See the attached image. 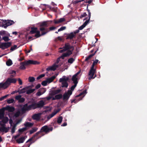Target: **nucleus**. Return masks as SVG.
I'll list each match as a JSON object with an SVG mask.
<instances>
[{
  "mask_svg": "<svg viewBox=\"0 0 147 147\" xmlns=\"http://www.w3.org/2000/svg\"><path fill=\"white\" fill-rule=\"evenodd\" d=\"M32 139V138L29 139L26 143L25 144L24 146V147H29L32 144V142H29L28 143V142H31Z\"/></svg>",
  "mask_w": 147,
  "mask_h": 147,
  "instance_id": "obj_23",
  "label": "nucleus"
},
{
  "mask_svg": "<svg viewBox=\"0 0 147 147\" xmlns=\"http://www.w3.org/2000/svg\"><path fill=\"white\" fill-rule=\"evenodd\" d=\"M40 114L38 113L35 114L32 116V118L34 120L39 121L40 119Z\"/></svg>",
  "mask_w": 147,
  "mask_h": 147,
  "instance_id": "obj_15",
  "label": "nucleus"
},
{
  "mask_svg": "<svg viewBox=\"0 0 147 147\" xmlns=\"http://www.w3.org/2000/svg\"><path fill=\"white\" fill-rule=\"evenodd\" d=\"M44 92L42 93L40 91H39L37 92L36 94V95L37 96H40Z\"/></svg>",
  "mask_w": 147,
  "mask_h": 147,
  "instance_id": "obj_53",
  "label": "nucleus"
},
{
  "mask_svg": "<svg viewBox=\"0 0 147 147\" xmlns=\"http://www.w3.org/2000/svg\"><path fill=\"white\" fill-rule=\"evenodd\" d=\"M27 61H24L20 63V68L21 69H26L25 65H28L26 64Z\"/></svg>",
  "mask_w": 147,
  "mask_h": 147,
  "instance_id": "obj_17",
  "label": "nucleus"
},
{
  "mask_svg": "<svg viewBox=\"0 0 147 147\" xmlns=\"http://www.w3.org/2000/svg\"><path fill=\"white\" fill-rule=\"evenodd\" d=\"M22 121V119H19L18 120H17L16 121V123H17V124H18L19 123H20L21 122V121Z\"/></svg>",
  "mask_w": 147,
  "mask_h": 147,
  "instance_id": "obj_64",
  "label": "nucleus"
},
{
  "mask_svg": "<svg viewBox=\"0 0 147 147\" xmlns=\"http://www.w3.org/2000/svg\"><path fill=\"white\" fill-rule=\"evenodd\" d=\"M11 45V42H2L1 43V49L3 50H4L7 49L10 47Z\"/></svg>",
  "mask_w": 147,
  "mask_h": 147,
  "instance_id": "obj_7",
  "label": "nucleus"
},
{
  "mask_svg": "<svg viewBox=\"0 0 147 147\" xmlns=\"http://www.w3.org/2000/svg\"><path fill=\"white\" fill-rule=\"evenodd\" d=\"M6 64L7 65L10 66L12 64V62L11 60L8 59L6 62Z\"/></svg>",
  "mask_w": 147,
  "mask_h": 147,
  "instance_id": "obj_35",
  "label": "nucleus"
},
{
  "mask_svg": "<svg viewBox=\"0 0 147 147\" xmlns=\"http://www.w3.org/2000/svg\"><path fill=\"white\" fill-rule=\"evenodd\" d=\"M5 111L3 108L0 109V119H1L4 117Z\"/></svg>",
  "mask_w": 147,
  "mask_h": 147,
  "instance_id": "obj_21",
  "label": "nucleus"
},
{
  "mask_svg": "<svg viewBox=\"0 0 147 147\" xmlns=\"http://www.w3.org/2000/svg\"><path fill=\"white\" fill-rule=\"evenodd\" d=\"M65 20V19L64 18H61L57 20H55L54 23L55 24H59L64 22Z\"/></svg>",
  "mask_w": 147,
  "mask_h": 147,
  "instance_id": "obj_27",
  "label": "nucleus"
},
{
  "mask_svg": "<svg viewBox=\"0 0 147 147\" xmlns=\"http://www.w3.org/2000/svg\"><path fill=\"white\" fill-rule=\"evenodd\" d=\"M69 97L70 95H68V94L67 92H65L63 95V100H67Z\"/></svg>",
  "mask_w": 147,
  "mask_h": 147,
  "instance_id": "obj_25",
  "label": "nucleus"
},
{
  "mask_svg": "<svg viewBox=\"0 0 147 147\" xmlns=\"http://www.w3.org/2000/svg\"><path fill=\"white\" fill-rule=\"evenodd\" d=\"M26 129V127H24L22 129H20L18 130V131L19 132L22 133L25 131Z\"/></svg>",
  "mask_w": 147,
  "mask_h": 147,
  "instance_id": "obj_46",
  "label": "nucleus"
},
{
  "mask_svg": "<svg viewBox=\"0 0 147 147\" xmlns=\"http://www.w3.org/2000/svg\"><path fill=\"white\" fill-rule=\"evenodd\" d=\"M25 127H30L33 126L34 123L29 122H26L24 123Z\"/></svg>",
  "mask_w": 147,
  "mask_h": 147,
  "instance_id": "obj_18",
  "label": "nucleus"
},
{
  "mask_svg": "<svg viewBox=\"0 0 147 147\" xmlns=\"http://www.w3.org/2000/svg\"><path fill=\"white\" fill-rule=\"evenodd\" d=\"M2 39L5 42L8 41L10 40V39L9 38V37L7 36H5L3 37Z\"/></svg>",
  "mask_w": 147,
  "mask_h": 147,
  "instance_id": "obj_41",
  "label": "nucleus"
},
{
  "mask_svg": "<svg viewBox=\"0 0 147 147\" xmlns=\"http://www.w3.org/2000/svg\"><path fill=\"white\" fill-rule=\"evenodd\" d=\"M21 95H18L16 96L15 99L18 101L19 103H23L25 100V99L24 98H22Z\"/></svg>",
  "mask_w": 147,
  "mask_h": 147,
  "instance_id": "obj_12",
  "label": "nucleus"
},
{
  "mask_svg": "<svg viewBox=\"0 0 147 147\" xmlns=\"http://www.w3.org/2000/svg\"><path fill=\"white\" fill-rule=\"evenodd\" d=\"M39 62L37 61L30 60H29L27 61L26 62V64L28 65L30 64L34 65L39 64Z\"/></svg>",
  "mask_w": 147,
  "mask_h": 147,
  "instance_id": "obj_16",
  "label": "nucleus"
},
{
  "mask_svg": "<svg viewBox=\"0 0 147 147\" xmlns=\"http://www.w3.org/2000/svg\"><path fill=\"white\" fill-rule=\"evenodd\" d=\"M8 95H9L7 94L2 97H1L0 98V100L1 101L5 99L8 96Z\"/></svg>",
  "mask_w": 147,
  "mask_h": 147,
  "instance_id": "obj_50",
  "label": "nucleus"
},
{
  "mask_svg": "<svg viewBox=\"0 0 147 147\" xmlns=\"http://www.w3.org/2000/svg\"><path fill=\"white\" fill-rule=\"evenodd\" d=\"M55 96L57 100H59L62 98L63 95L61 94H60L55 95Z\"/></svg>",
  "mask_w": 147,
  "mask_h": 147,
  "instance_id": "obj_36",
  "label": "nucleus"
},
{
  "mask_svg": "<svg viewBox=\"0 0 147 147\" xmlns=\"http://www.w3.org/2000/svg\"><path fill=\"white\" fill-rule=\"evenodd\" d=\"M69 78L68 77L66 78V76H63L62 78H60L59 80V82H67V81L69 80Z\"/></svg>",
  "mask_w": 147,
  "mask_h": 147,
  "instance_id": "obj_19",
  "label": "nucleus"
},
{
  "mask_svg": "<svg viewBox=\"0 0 147 147\" xmlns=\"http://www.w3.org/2000/svg\"><path fill=\"white\" fill-rule=\"evenodd\" d=\"M3 109L5 111V110H7L9 112H13L15 110V108L12 107H10L9 106H7L3 108Z\"/></svg>",
  "mask_w": 147,
  "mask_h": 147,
  "instance_id": "obj_9",
  "label": "nucleus"
},
{
  "mask_svg": "<svg viewBox=\"0 0 147 147\" xmlns=\"http://www.w3.org/2000/svg\"><path fill=\"white\" fill-rule=\"evenodd\" d=\"M30 102V101L23 105L22 109L23 111H28L37 108H41L45 105V102L43 100H40L38 103L32 102L31 105H28V104Z\"/></svg>",
  "mask_w": 147,
  "mask_h": 147,
  "instance_id": "obj_2",
  "label": "nucleus"
},
{
  "mask_svg": "<svg viewBox=\"0 0 147 147\" xmlns=\"http://www.w3.org/2000/svg\"><path fill=\"white\" fill-rule=\"evenodd\" d=\"M17 46L16 45H14L13 46L11 47L10 50L13 51L17 48Z\"/></svg>",
  "mask_w": 147,
  "mask_h": 147,
  "instance_id": "obj_43",
  "label": "nucleus"
},
{
  "mask_svg": "<svg viewBox=\"0 0 147 147\" xmlns=\"http://www.w3.org/2000/svg\"><path fill=\"white\" fill-rule=\"evenodd\" d=\"M14 23V22L10 20L6 22L5 24H3L2 26L4 28H6L8 26L11 25Z\"/></svg>",
  "mask_w": 147,
  "mask_h": 147,
  "instance_id": "obj_13",
  "label": "nucleus"
},
{
  "mask_svg": "<svg viewBox=\"0 0 147 147\" xmlns=\"http://www.w3.org/2000/svg\"><path fill=\"white\" fill-rule=\"evenodd\" d=\"M56 28V27L55 26H52L50 27L49 29L50 30H52Z\"/></svg>",
  "mask_w": 147,
  "mask_h": 147,
  "instance_id": "obj_58",
  "label": "nucleus"
},
{
  "mask_svg": "<svg viewBox=\"0 0 147 147\" xmlns=\"http://www.w3.org/2000/svg\"><path fill=\"white\" fill-rule=\"evenodd\" d=\"M1 119L2 120L1 121L3 123H6L8 122L9 119L8 117H4Z\"/></svg>",
  "mask_w": 147,
  "mask_h": 147,
  "instance_id": "obj_28",
  "label": "nucleus"
},
{
  "mask_svg": "<svg viewBox=\"0 0 147 147\" xmlns=\"http://www.w3.org/2000/svg\"><path fill=\"white\" fill-rule=\"evenodd\" d=\"M87 15L86 13H84L82 14L81 15L80 18H81L83 17L86 16Z\"/></svg>",
  "mask_w": 147,
  "mask_h": 147,
  "instance_id": "obj_54",
  "label": "nucleus"
},
{
  "mask_svg": "<svg viewBox=\"0 0 147 147\" xmlns=\"http://www.w3.org/2000/svg\"><path fill=\"white\" fill-rule=\"evenodd\" d=\"M28 88V87L23 88L20 90L18 91V92L19 94H23L26 92V90Z\"/></svg>",
  "mask_w": 147,
  "mask_h": 147,
  "instance_id": "obj_29",
  "label": "nucleus"
},
{
  "mask_svg": "<svg viewBox=\"0 0 147 147\" xmlns=\"http://www.w3.org/2000/svg\"><path fill=\"white\" fill-rule=\"evenodd\" d=\"M14 100L13 98H11L9 99H8L7 101V102L9 104L13 103L14 102Z\"/></svg>",
  "mask_w": 147,
  "mask_h": 147,
  "instance_id": "obj_42",
  "label": "nucleus"
},
{
  "mask_svg": "<svg viewBox=\"0 0 147 147\" xmlns=\"http://www.w3.org/2000/svg\"><path fill=\"white\" fill-rule=\"evenodd\" d=\"M61 91L62 90L60 89L52 90L49 93V95L52 96L57 94H59Z\"/></svg>",
  "mask_w": 147,
  "mask_h": 147,
  "instance_id": "obj_11",
  "label": "nucleus"
},
{
  "mask_svg": "<svg viewBox=\"0 0 147 147\" xmlns=\"http://www.w3.org/2000/svg\"><path fill=\"white\" fill-rule=\"evenodd\" d=\"M66 51L69 50L73 53V51L74 49V48L73 46H71L69 43H65L64 46L63 47Z\"/></svg>",
  "mask_w": 147,
  "mask_h": 147,
  "instance_id": "obj_6",
  "label": "nucleus"
},
{
  "mask_svg": "<svg viewBox=\"0 0 147 147\" xmlns=\"http://www.w3.org/2000/svg\"><path fill=\"white\" fill-rule=\"evenodd\" d=\"M98 62L99 63H100V61L98 62V59H96L95 61H94L93 63L95 65H96L98 63Z\"/></svg>",
  "mask_w": 147,
  "mask_h": 147,
  "instance_id": "obj_56",
  "label": "nucleus"
},
{
  "mask_svg": "<svg viewBox=\"0 0 147 147\" xmlns=\"http://www.w3.org/2000/svg\"><path fill=\"white\" fill-rule=\"evenodd\" d=\"M75 37V35L74 34L73 32H71L70 33V34H67L66 39H69L70 40H71L73 39V38Z\"/></svg>",
  "mask_w": 147,
  "mask_h": 147,
  "instance_id": "obj_14",
  "label": "nucleus"
},
{
  "mask_svg": "<svg viewBox=\"0 0 147 147\" xmlns=\"http://www.w3.org/2000/svg\"><path fill=\"white\" fill-rule=\"evenodd\" d=\"M1 131L2 132H4L5 133H7L9 129V127H3V128H1Z\"/></svg>",
  "mask_w": 147,
  "mask_h": 147,
  "instance_id": "obj_30",
  "label": "nucleus"
},
{
  "mask_svg": "<svg viewBox=\"0 0 147 147\" xmlns=\"http://www.w3.org/2000/svg\"><path fill=\"white\" fill-rule=\"evenodd\" d=\"M20 112L19 111H17L14 115L13 117H18L20 115Z\"/></svg>",
  "mask_w": 147,
  "mask_h": 147,
  "instance_id": "obj_40",
  "label": "nucleus"
},
{
  "mask_svg": "<svg viewBox=\"0 0 147 147\" xmlns=\"http://www.w3.org/2000/svg\"><path fill=\"white\" fill-rule=\"evenodd\" d=\"M35 90V89H32L28 90L26 91V93L27 94H29L30 93L33 92Z\"/></svg>",
  "mask_w": 147,
  "mask_h": 147,
  "instance_id": "obj_37",
  "label": "nucleus"
},
{
  "mask_svg": "<svg viewBox=\"0 0 147 147\" xmlns=\"http://www.w3.org/2000/svg\"><path fill=\"white\" fill-rule=\"evenodd\" d=\"M40 84H39L36 86L35 88L36 89H38L40 87Z\"/></svg>",
  "mask_w": 147,
  "mask_h": 147,
  "instance_id": "obj_62",
  "label": "nucleus"
},
{
  "mask_svg": "<svg viewBox=\"0 0 147 147\" xmlns=\"http://www.w3.org/2000/svg\"><path fill=\"white\" fill-rule=\"evenodd\" d=\"M77 85V84H74V85L71 86L70 89L71 90L73 91Z\"/></svg>",
  "mask_w": 147,
  "mask_h": 147,
  "instance_id": "obj_48",
  "label": "nucleus"
},
{
  "mask_svg": "<svg viewBox=\"0 0 147 147\" xmlns=\"http://www.w3.org/2000/svg\"><path fill=\"white\" fill-rule=\"evenodd\" d=\"M85 26L83 24L79 28V30H82Z\"/></svg>",
  "mask_w": 147,
  "mask_h": 147,
  "instance_id": "obj_59",
  "label": "nucleus"
},
{
  "mask_svg": "<svg viewBox=\"0 0 147 147\" xmlns=\"http://www.w3.org/2000/svg\"><path fill=\"white\" fill-rule=\"evenodd\" d=\"M17 81V79L15 78H8L6 81L3 83L4 85L5 88H6L11 83H15Z\"/></svg>",
  "mask_w": 147,
  "mask_h": 147,
  "instance_id": "obj_4",
  "label": "nucleus"
},
{
  "mask_svg": "<svg viewBox=\"0 0 147 147\" xmlns=\"http://www.w3.org/2000/svg\"><path fill=\"white\" fill-rule=\"evenodd\" d=\"M71 54H72V52L69 50H68L66 53H63L62 55L59 57L60 58V59L61 58L63 59L65 57H69Z\"/></svg>",
  "mask_w": 147,
  "mask_h": 147,
  "instance_id": "obj_8",
  "label": "nucleus"
},
{
  "mask_svg": "<svg viewBox=\"0 0 147 147\" xmlns=\"http://www.w3.org/2000/svg\"><path fill=\"white\" fill-rule=\"evenodd\" d=\"M45 76V74H42L40 75H39L38 76L37 78V80H38L40 78L44 77Z\"/></svg>",
  "mask_w": 147,
  "mask_h": 147,
  "instance_id": "obj_47",
  "label": "nucleus"
},
{
  "mask_svg": "<svg viewBox=\"0 0 147 147\" xmlns=\"http://www.w3.org/2000/svg\"><path fill=\"white\" fill-rule=\"evenodd\" d=\"M73 91L71 90H68L67 91V93L68 94V95H70L72 94V92Z\"/></svg>",
  "mask_w": 147,
  "mask_h": 147,
  "instance_id": "obj_60",
  "label": "nucleus"
},
{
  "mask_svg": "<svg viewBox=\"0 0 147 147\" xmlns=\"http://www.w3.org/2000/svg\"><path fill=\"white\" fill-rule=\"evenodd\" d=\"M38 129V128L37 127H35L32 128L31 129L30 131V134H32L34 132L36 131Z\"/></svg>",
  "mask_w": 147,
  "mask_h": 147,
  "instance_id": "obj_31",
  "label": "nucleus"
},
{
  "mask_svg": "<svg viewBox=\"0 0 147 147\" xmlns=\"http://www.w3.org/2000/svg\"><path fill=\"white\" fill-rule=\"evenodd\" d=\"M6 123H3L1 121H0V125L1 126V128H3V127H5Z\"/></svg>",
  "mask_w": 147,
  "mask_h": 147,
  "instance_id": "obj_45",
  "label": "nucleus"
},
{
  "mask_svg": "<svg viewBox=\"0 0 147 147\" xmlns=\"http://www.w3.org/2000/svg\"><path fill=\"white\" fill-rule=\"evenodd\" d=\"M66 28L65 26H62L58 30V32H60L65 30Z\"/></svg>",
  "mask_w": 147,
  "mask_h": 147,
  "instance_id": "obj_49",
  "label": "nucleus"
},
{
  "mask_svg": "<svg viewBox=\"0 0 147 147\" xmlns=\"http://www.w3.org/2000/svg\"><path fill=\"white\" fill-rule=\"evenodd\" d=\"M35 79L34 77H30L28 78V80L30 82H33L35 81Z\"/></svg>",
  "mask_w": 147,
  "mask_h": 147,
  "instance_id": "obj_39",
  "label": "nucleus"
},
{
  "mask_svg": "<svg viewBox=\"0 0 147 147\" xmlns=\"http://www.w3.org/2000/svg\"><path fill=\"white\" fill-rule=\"evenodd\" d=\"M63 119V118L62 116H60L59 117H58L57 119V123L58 124H60L62 121Z\"/></svg>",
  "mask_w": 147,
  "mask_h": 147,
  "instance_id": "obj_33",
  "label": "nucleus"
},
{
  "mask_svg": "<svg viewBox=\"0 0 147 147\" xmlns=\"http://www.w3.org/2000/svg\"><path fill=\"white\" fill-rule=\"evenodd\" d=\"M25 138L24 137H22L21 138L17 139L16 140V141L18 144H20L23 143L24 141Z\"/></svg>",
  "mask_w": 147,
  "mask_h": 147,
  "instance_id": "obj_20",
  "label": "nucleus"
},
{
  "mask_svg": "<svg viewBox=\"0 0 147 147\" xmlns=\"http://www.w3.org/2000/svg\"><path fill=\"white\" fill-rule=\"evenodd\" d=\"M57 122L56 120L54 121L51 123V124L49 125V126L47 125L44 126L41 128L40 131L37 132L36 134L34 135L33 137H35L37 136L39 134H40V136L38 138H40L41 136H44L45 134L42 133L43 132H45L46 134H47L51 131H52L53 129V128L52 126H53L55 127V125L57 124Z\"/></svg>",
  "mask_w": 147,
  "mask_h": 147,
  "instance_id": "obj_3",
  "label": "nucleus"
},
{
  "mask_svg": "<svg viewBox=\"0 0 147 147\" xmlns=\"http://www.w3.org/2000/svg\"><path fill=\"white\" fill-rule=\"evenodd\" d=\"M86 93V90H84L82 92L80 93L79 94L76 96V97H80L82 95H83V97L84 96V95Z\"/></svg>",
  "mask_w": 147,
  "mask_h": 147,
  "instance_id": "obj_32",
  "label": "nucleus"
},
{
  "mask_svg": "<svg viewBox=\"0 0 147 147\" xmlns=\"http://www.w3.org/2000/svg\"><path fill=\"white\" fill-rule=\"evenodd\" d=\"M90 18H89L88 20H87L83 24L84 26H86L89 23Z\"/></svg>",
  "mask_w": 147,
  "mask_h": 147,
  "instance_id": "obj_44",
  "label": "nucleus"
},
{
  "mask_svg": "<svg viewBox=\"0 0 147 147\" xmlns=\"http://www.w3.org/2000/svg\"><path fill=\"white\" fill-rule=\"evenodd\" d=\"M60 58L58 57L57 59V61L55 62V63H56V64H58L59 63V62L60 61Z\"/></svg>",
  "mask_w": 147,
  "mask_h": 147,
  "instance_id": "obj_63",
  "label": "nucleus"
},
{
  "mask_svg": "<svg viewBox=\"0 0 147 147\" xmlns=\"http://www.w3.org/2000/svg\"><path fill=\"white\" fill-rule=\"evenodd\" d=\"M59 111H57L55 112H54L53 113H52L51 115V117H53Z\"/></svg>",
  "mask_w": 147,
  "mask_h": 147,
  "instance_id": "obj_51",
  "label": "nucleus"
},
{
  "mask_svg": "<svg viewBox=\"0 0 147 147\" xmlns=\"http://www.w3.org/2000/svg\"><path fill=\"white\" fill-rule=\"evenodd\" d=\"M18 80L19 82V84L20 85H22V80L20 78H18Z\"/></svg>",
  "mask_w": 147,
  "mask_h": 147,
  "instance_id": "obj_57",
  "label": "nucleus"
},
{
  "mask_svg": "<svg viewBox=\"0 0 147 147\" xmlns=\"http://www.w3.org/2000/svg\"><path fill=\"white\" fill-rule=\"evenodd\" d=\"M95 65V64L93 63L90 69L88 75L89 76H90L88 78V79L89 80L92 79H93L96 77V75H95L94 77H93L96 71V69H94Z\"/></svg>",
  "mask_w": 147,
  "mask_h": 147,
  "instance_id": "obj_5",
  "label": "nucleus"
},
{
  "mask_svg": "<svg viewBox=\"0 0 147 147\" xmlns=\"http://www.w3.org/2000/svg\"><path fill=\"white\" fill-rule=\"evenodd\" d=\"M62 85V87L63 88H67L68 86V84L67 82H61Z\"/></svg>",
  "mask_w": 147,
  "mask_h": 147,
  "instance_id": "obj_34",
  "label": "nucleus"
},
{
  "mask_svg": "<svg viewBox=\"0 0 147 147\" xmlns=\"http://www.w3.org/2000/svg\"><path fill=\"white\" fill-rule=\"evenodd\" d=\"M47 82L46 80V81H42L41 83V84L42 85L45 86H46L47 85Z\"/></svg>",
  "mask_w": 147,
  "mask_h": 147,
  "instance_id": "obj_52",
  "label": "nucleus"
},
{
  "mask_svg": "<svg viewBox=\"0 0 147 147\" xmlns=\"http://www.w3.org/2000/svg\"><path fill=\"white\" fill-rule=\"evenodd\" d=\"M98 49L96 50L94 53L93 54H92L89 55L87 57H86V59L85 60V61H88L92 57H93L94 55L95 54V53L96 52L97 50H98Z\"/></svg>",
  "mask_w": 147,
  "mask_h": 147,
  "instance_id": "obj_22",
  "label": "nucleus"
},
{
  "mask_svg": "<svg viewBox=\"0 0 147 147\" xmlns=\"http://www.w3.org/2000/svg\"><path fill=\"white\" fill-rule=\"evenodd\" d=\"M55 78V76H53L50 78H48L47 79V83H50L52 82Z\"/></svg>",
  "mask_w": 147,
  "mask_h": 147,
  "instance_id": "obj_26",
  "label": "nucleus"
},
{
  "mask_svg": "<svg viewBox=\"0 0 147 147\" xmlns=\"http://www.w3.org/2000/svg\"><path fill=\"white\" fill-rule=\"evenodd\" d=\"M49 26V24L47 22L44 21L40 23L39 28L41 32L40 34V31L38 30L37 27H32L31 28L30 33L33 34L36 33L34 36L36 38H38L40 36L44 35L47 33L49 30L47 28Z\"/></svg>",
  "mask_w": 147,
  "mask_h": 147,
  "instance_id": "obj_1",
  "label": "nucleus"
},
{
  "mask_svg": "<svg viewBox=\"0 0 147 147\" xmlns=\"http://www.w3.org/2000/svg\"><path fill=\"white\" fill-rule=\"evenodd\" d=\"M75 59L72 57H71L68 59L67 62L68 63L71 64L75 61Z\"/></svg>",
  "mask_w": 147,
  "mask_h": 147,
  "instance_id": "obj_38",
  "label": "nucleus"
},
{
  "mask_svg": "<svg viewBox=\"0 0 147 147\" xmlns=\"http://www.w3.org/2000/svg\"><path fill=\"white\" fill-rule=\"evenodd\" d=\"M88 5H87V10L88 13V17H89V18H90L91 13V12H90V10L89 9H88Z\"/></svg>",
  "mask_w": 147,
  "mask_h": 147,
  "instance_id": "obj_55",
  "label": "nucleus"
},
{
  "mask_svg": "<svg viewBox=\"0 0 147 147\" xmlns=\"http://www.w3.org/2000/svg\"><path fill=\"white\" fill-rule=\"evenodd\" d=\"M59 67L58 65H56L55 64H53L52 66H50L46 69V70L47 71H55L57 68Z\"/></svg>",
  "mask_w": 147,
  "mask_h": 147,
  "instance_id": "obj_10",
  "label": "nucleus"
},
{
  "mask_svg": "<svg viewBox=\"0 0 147 147\" xmlns=\"http://www.w3.org/2000/svg\"><path fill=\"white\" fill-rule=\"evenodd\" d=\"M9 120V123L10 124V125L12 126L13 123L12 120L11 119H10Z\"/></svg>",
  "mask_w": 147,
  "mask_h": 147,
  "instance_id": "obj_61",
  "label": "nucleus"
},
{
  "mask_svg": "<svg viewBox=\"0 0 147 147\" xmlns=\"http://www.w3.org/2000/svg\"><path fill=\"white\" fill-rule=\"evenodd\" d=\"M71 80L73 81L74 84H77L78 83V78H77V77L74 75L71 78Z\"/></svg>",
  "mask_w": 147,
  "mask_h": 147,
  "instance_id": "obj_24",
  "label": "nucleus"
}]
</instances>
